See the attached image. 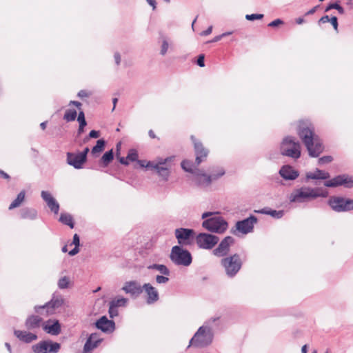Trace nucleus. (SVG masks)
<instances>
[{
  "mask_svg": "<svg viewBox=\"0 0 353 353\" xmlns=\"http://www.w3.org/2000/svg\"><path fill=\"white\" fill-rule=\"evenodd\" d=\"M194 145V150L196 155V165H199L202 162L205 161L209 154V150L205 148L203 143L197 140L194 135L190 137Z\"/></svg>",
  "mask_w": 353,
  "mask_h": 353,
  "instance_id": "nucleus-16",
  "label": "nucleus"
},
{
  "mask_svg": "<svg viewBox=\"0 0 353 353\" xmlns=\"http://www.w3.org/2000/svg\"><path fill=\"white\" fill-rule=\"evenodd\" d=\"M71 245H74L76 247L80 246V237L77 234H74Z\"/></svg>",
  "mask_w": 353,
  "mask_h": 353,
  "instance_id": "nucleus-54",
  "label": "nucleus"
},
{
  "mask_svg": "<svg viewBox=\"0 0 353 353\" xmlns=\"http://www.w3.org/2000/svg\"><path fill=\"white\" fill-rule=\"evenodd\" d=\"M332 9L336 10L339 12V13H340L341 14H343L345 12L344 8L340 4H339L337 2L331 3L328 4L325 9V12H328L329 10H330Z\"/></svg>",
  "mask_w": 353,
  "mask_h": 353,
  "instance_id": "nucleus-39",
  "label": "nucleus"
},
{
  "mask_svg": "<svg viewBox=\"0 0 353 353\" xmlns=\"http://www.w3.org/2000/svg\"><path fill=\"white\" fill-rule=\"evenodd\" d=\"M235 243L234 239L231 236L224 237L218 246L212 250V254L216 257L224 258L229 256L230 247Z\"/></svg>",
  "mask_w": 353,
  "mask_h": 353,
  "instance_id": "nucleus-13",
  "label": "nucleus"
},
{
  "mask_svg": "<svg viewBox=\"0 0 353 353\" xmlns=\"http://www.w3.org/2000/svg\"><path fill=\"white\" fill-rule=\"evenodd\" d=\"M102 341V339L99 337V334L92 333L88 338L84 347L83 353H88L93 349L96 348Z\"/></svg>",
  "mask_w": 353,
  "mask_h": 353,
  "instance_id": "nucleus-25",
  "label": "nucleus"
},
{
  "mask_svg": "<svg viewBox=\"0 0 353 353\" xmlns=\"http://www.w3.org/2000/svg\"><path fill=\"white\" fill-rule=\"evenodd\" d=\"M220 264L223 268L227 276L234 278L241 269L243 261L240 255L234 253L221 259Z\"/></svg>",
  "mask_w": 353,
  "mask_h": 353,
  "instance_id": "nucleus-5",
  "label": "nucleus"
},
{
  "mask_svg": "<svg viewBox=\"0 0 353 353\" xmlns=\"http://www.w3.org/2000/svg\"><path fill=\"white\" fill-rule=\"evenodd\" d=\"M169 276H165V275H157L156 276V282L158 283V284H165L167 283L168 281H169V278H168Z\"/></svg>",
  "mask_w": 353,
  "mask_h": 353,
  "instance_id": "nucleus-47",
  "label": "nucleus"
},
{
  "mask_svg": "<svg viewBox=\"0 0 353 353\" xmlns=\"http://www.w3.org/2000/svg\"><path fill=\"white\" fill-rule=\"evenodd\" d=\"M225 174L224 169H220L218 175L208 176L205 173H199V171L196 173L194 176V181L199 186H208L211 184L212 181L217 180Z\"/></svg>",
  "mask_w": 353,
  "mask_h": 353,
  "instance_id": "nucleus-17",
  "label": "nucleus"
},
{
  "mask_svg": "<svg viewBox=\"0 0 353 353\" xmlns=\"http://www.w3.org/2000/svg\"><path fill=\"white\" fill-rule=\"evenodd\" d=\"M43 319L38 315H30L27 317L25 325L28 330H34L39 328L42 325Z\"/></svg>",
  "mask_w": 353,
  "mask_h": 353,
  "instance_id": "nucleus-26",
  "label": "nucleus"
},
{
  "mask_svg": "<svg viewBox=\"0 0 353 353\" xmlns=\"http://www.w3.org/2000/svg\"><path fill=\"white\" fill-rule=\"evenodd\" d=\"M281 24H283V21L280 19H276L272 21V22H270L268 24V26L269 27L274 28V27H277V26H279V25H281Z\"/></svg>",
  "mask_w": 353,
  "mask_h": 353,
  "instance_id": "nucleus-52",
  "label": "nucleus"
},
{
  "mask_svg": "<svg viewBox=\"0 0 353 353\" xmlns=\"http://www.w3.org/2000/svg\"><path fill=\"white\" fill-rule=\"evenodd\" d=\"M138 162L141 167H145L146 168L154 169L156 170H157V168H159V164H156V163H154L153 161H148L145 165L143 164V161H138Z\"/></svg>",
  "mask_w": 353,
  "mask_h": 353,
  "instance_id": "nucleus-44",
  "label": "nucleus"
},
{
  "mask_svg": "<svg viewBox=\"0 0 353 353\" xmlns=\"http://www.w3.org/2000/svg\"><path fill=\"white\" fill-rule=\"evenodd\" d=\"M181 165V168L187 172L194 174L195 170H197V172L199 171L197 169L199 165H196V161L192 162L190 160H183L182 161Z\"/></svg>",
  "mask_w": 353,
  "mask_h": 353,
  "instance_id": "nucleus-33",
  "label": "nucleus"
},
{
  "mask_svg": "<svg viewBox=\"0 0 353 353\" xmlns=\"http://www.w3.org/2000/svg\"><path fill=\"white\" fill-rule=\"evenodd\" d=\"M114 159L113 149L106 151L99 160V165L103 168L108 167Z\"/></svg>",
  "mask_w": 353,
  "mask_h": 353,
  "instance_id": "nucleus-31",
  "label": "nucleus"
},
{
  "mask_svg": "<svg viewBox=\"0 0 353 353\" xmlns=\"http://www.w3.org/2000/svg\"><path fill=\"white\" fill-rule=\"evenodd\" d=\"M257 218L254 215H250L249 217L238 221L235 226L230 230V233L237 236L238 233L247 234L253 231L254 225L257 222Z\"/></svg>",
  "mask_w": 353,
  "mask_h": 353,
  "instance_id": "nucleus-10",
  "label": "nucleus"
},
{
  "mask_svg": "<svg viewBox=\"0 0 353 353\" xmlns=\"http://www.w3.org/2000/svg\"><path fill=\"white\" fill-rule=\"evenodd\" d=\"M109 305H110V306H109L108 313H109L110 317L112 319L115 316H117L119 314V312H118V309H117L118 307L114 306L110 303H109Z\"/></svg>",
  "mask_w": 353,
  "mask_h": 353,
  "instance_id": "nucleus-45",
  "label": "nucleus"
},
{
  "mask_svg": "<svg viewBox=\"0 0 353 353\" xmlns=\"http://www.w3.org/2000/svg\"><path fill=\"white\" fill-rule=\"evenodd\" d=\"M25 196H26L25 190L21 191L17 194V198L10 203L8 209L10 210H13V209H14L16 208L19 207L21 205V204L22 203V202L24 201Z\"/></svg>",
  "mask_w": 353,
  "mask_h": 353,
  "instance_id": "nucleus-35",
  "label": "nucleus"
},
{
  "mask_svg": "<svg viewBox=\"0 0 353 353\" xmlns=\"http://www.w3.org/2000/svg\"><path fill=\"white\" fill-rule=\"evenodd\" d=\"M41 196L46 203L50 210L55 214H58L59 210V204L51 194L48 191L43 190L41 191Z\"/></svg>",
  "mask_w": 353,
  "mask_h": 353,
  "instance_id": "nucleus-24",
  "label": "nucleus"
},
{
  "mask_svg": "<svg viewBox=\"0 0 353 353\" xmlns=\"http://www.w3.org/2000/svg\"><path fill=\"white\" fill-rule=\"evenodd\" d=\"M324 185L328 188L343 185L346 188H353V177L347 174H339L330 180L325 181Z\"/></svg>",
  "mask_w": 353,
  "mask_h": 353,
  "instance_id": "nucleus-15",
  "label": "nucleus"
},
{
  "mask_svg": "<svg viewBox=\"0 0 353 353\" xmlns=\"http://www.w3.org/2000/svg\"><path fill=\"white\" fill-rule=\"evenodd\" d=\"M297 134L305 145L310 157L316 158L323 152L324 146L314 133V125L308 121H301L297 128Z\"/></svg>",
  "mask_w": 353,
  "mask_h": 353,
  "instance_id": "nucleus-1",
  "label": "nucleus"
},
{
  "mask_svg": "<svg viewBox=\"0 0 353 353\" xmlns=\"http://www.w3.org/2000/svg\"><path fill=\"white\" fill-rule=\"evenodd\" d=\"M37 215V210L32 208L25 207L20 210V217L23 219L35 220Z\"/></svg>",
  "mask_w": 353,
  "mask_h": 353,
  "instance_id": "nucleus-29",
  "label": "nucleus"
},
{
  "mask_svg": "<svg viewBox=\"0 0 353 353\" xmlns=\"http://www.w3.org/2000/svg\"><path fill=\"white\" fill-rule=\"evenodd\" d=\"M64 299L61 294H54L51 300L43 305H36L34 312L43 316L53 314L54 310L63 305Z\"/></svg>",
  "mask_w": 353,
  "mask_h": 353,
  "instance_id": "nucleus-8",
  "label": "nucleus"
},
{
  "mask_svg": "<svg viewBox=\"0 0 353 353\" xmlns=\"http://www.w3.org/2000/svg\"><path fill=\"white\" fill-rule=\"evenodd\" d=\"M147 268L148 270H155L158 272H159L161 274L165 275V276H170V271L168 268V267L163 264H157L154 263L149 265Z\"/></svg>",
  "mask_w": 353,
  "mask_h": 353,
  "instance_id": "nucleus-34",
  "label": "nucleus"
},
{
  "mask_svg": "<svg viewBox=\"0 0 353 353\" xmlns=\"http://www.w3.org/2000/svg\"><path fill=\"white\" fill-rule=\"evenodd\" d=\"M128 299L124 297H116L112 299L110 303L112 304L114 306L119 307H124L128 303Z\"/></svg>",
  "mask_w": 353,
  "mask_h": 353,
  "instance_id": "nucleus-38",
  "label": "nucleus"
},
{
  "mask_svg": "<svg viewBox=\"0 0 353 353\" xmlns=\"http://www.w3.org/2000/svg\"><path fill=\"white\" fill-rule=\"evenodd\" d=\"M196 64L201 68L205 66V55L203 54H201L198 56Z\"/></svg>",
  "mask_w": 353,
  "mask_h": 353,
  "instance_id": "nucleus-50",
  "label": "nucleus"
},
{
  "mask_svg": "<svg viewBox=\"0 0 353 353\" xmlns=\"http://www.w3.org/2000/svg\"><path fill=\"white\" fill-rule=\"evenodd\" d=\"M328 191L321 188H311L302 186L294 189L289 196L291 203H304L315 199L318 197L326 198Z\"/></svg>",
  "mask_w": 353,
  "mask_h": 353,
  "instance_id": "nucleus-2",
  "label": "nucleus"
},
{
  "mask_svg": "<svg viewBox=\"0 0 353 353\" xmlns=\"http://www.w3.org/2000/svg\"><path fill=\"white\" fill-rule=\"evenodd\" d=\"M279 173L286 181L295 180L299 176V171L290 165H283L279 170Z\"/></svg>",
  "mask_w": 353,
  "mask_h": 353,
  "instance_id": "nucleus-21",
  "label": "nucleus"
},
{
  "mask_svg": "<svg viewBox=\"0 0 353 353\" xmlns=\"http://www.w3.org/2000/svg\"><path fill=\"white\" fill-rule=\"evenodd\" d=\"M114 61H115V63L117 65H119L121 63V55L119 52H115L114 54Z\"/></svg>",
  "mask_w": 353,
  "mask_h": 353,
  "instance_id": "nucleus-59",
  "label": "nucleus"
},
{
  "mask_svg": "<svg viewBox=\"0 0 353 353\" xmlns=\"http://www.w3.org/2000/svg\"><path fill=\"white\" fill-rule=\"evenodd\" d=\"M77 116V112L74 109H68L65 111L63 119L67 122L74 121Z\"/></svg>",
  "mask_w": 353,
  "mask_h": 353,
  "instance_id": "nucleus-37",
  "label": "nucleus"
},
{
  "mask_svg": "<svg viewBox=\"0 0 353 353\" xmlns=\"http://www.w3.org/2000/svg\"><path fill=\"white\" fill-rule=\"evenodd\" d=\"M148 3L152 7L153 10H155L157 8V2L155 0H146Z\"/></svg>",
  "mask_w": 353,
  "mask_h": 353,
  "instance_id": "nucleus-64",
  "label": "nucleus"
},
{
  "mask_svg": "<svg viewBox=\"0 0 353 353\" xmlns=\"http://www.w3.org/2000/svg\"><path fill=\"white\" fill-rule=\"evenodd\" d=\"M174 234L180 246L189 245L192 243L195 232L193 229L179 228L175 230Z\"/></svg>",
  "mask_w": 353,
  "mask_h": 353,
  "instance_id": "nucleus-14",
  "label": "nucleus"
},
{
  "mask_svg": "<svg viewBox=\"0 0 353 353\" xmlns=\"http://www.w3.org/2000/svg\"><path fill=\"white\" fill-rule=\"evenodd\" d=\"M256 212H258L259 214H262L270 215L272 217L276 219H279L282 218L285 214V212L283 210H272L270 208H262V209L256 211Z\"/></svg>",
  "mask_w": 353,
  "mask_h": 353,
  "instance_id": "nucleus-30",
  "label": "nucleus"
},
{
  "mask_svg": "<svg viewBox=\"0 0 353 353\" xmlns=\"http://www.w3.org/2000/svg\"><path fill=\"white\" fill-rule=\"evenodd\" d=\"M68 105H74L77 108L80 109V108L81 106V103L80 102L77 101H70L69 102Z\"/></svg>",
  "mask_w": 353,
  "mask_h": 353,
  "instance_id": "nucleus-61",
  "label": "nucleus"
},
{
  "mask_svg": "<svg viewBox=\"0 0 353 353\" xmlns=\"http://www.w3.org/2000/svg\"><path fill=\"white\" fill-rule=\"evenodd\" d=\"M14 334L17 338H18L20 341L26 343H30L33 341L37 339V335L31 332H28L26 331H21L15 330L14 331Z\"/></svg>",
  "mask_w": 353,
  "mask_h": 353,
  "instance_id": "nucleus-28",
  "label": "nucleus"
},
{
  "mask_svg": "<svg viewBox=\"0 0 353 353\" xmlns=\"http://www.w3.org/2000/svg\"><path fill=\"white\" fill-rule=\"evenodd\" d=\"M147 294L146 303L149 305L156 303L159 299L157 290L150 283H147L143 285V292Z\"/></svg>",
  "mask_w": 353,
  "mask_h": 353,
  "instance_id": "nucleus-20",
  "label": "nucleus"
},
{
  "mask_svg": "<svg viewBox=\"0 0 353 353\" xmlns=\"http://www.w3.org/2000/svg\"><path fill=\"white\" fill-rule=\"evenodd\" d=\"M90 151V149L89 148L86 147L83 149V150L82 152H78L82 158H83V159H85V161H87V156H88V153Z\"/></svg>",
  "mask_w": 353,
  "mask_h": 353,
  "instance_id": "nucleus-55",
  "label": "nucleus"
},
{
  "mask_svg": "<svg viewBox=\"0 0 353 353\" xmlns=\"http://www.w3.org/2000/svg\"><path fill=\"white\" fill-rule=\"evenodd\" d=\"M327 204L336 212H348L353 210V199L341 196H330Z\"/></svg>",
  "mask_w": 353,
  "mask_h": 353,
  "instance_id": "nucleus-9",
  "label": "nucleus"
},
{
  "mask_svg": "<svg viewBox=\"0 0 353 353\" xmlns=\"http://www.w3.org/2000/svg\"><path fill=\"white\" fill-rule=\"evenodd\" d=\"M67 163L75 169H81L86 162L79 153L68 152L66 154Z\"/></svg>",
  "mask_w": 353,
  "mask_h": 353,
  "instance_id": "nucleus-23",
  "label": "nucleus"
},
{
  "mask_svg": "<svg viewBox=\"0 0 353 353\" xmlns=\"http://www.w3.org/2000/svg\"><path fill=\"white\" fill-rule=\"evenodd\" d=\"M330 22L331 23V24L332 25L334 29L335 30H338V26H339V23H338V19L335 16H333L330 18Z\"/></svg>",
  "mask_w": 353,
  "mask_h": 353,
  "instance_id": "nucleus-53",
  "label": "nucleus"
},
{
  "mask_svg": "<svg viewBox=\"0 0 353 353\" xmlns=\"http://www.w3.org/2000/svg\"><path fill=\"white\" fill-rule=\"evenodd\" d=\"M95 326L103 332H112L115 329V323L112 320H109L105 316H103L95 322Z\"/></svg>",
  "mask_w": 353,
  "mask_h": 353,
  "instance_id": "nucleus-19",
  "label": "nucleus"
},
{
  "mask_svg": "<svg viewBox=\"0 0 353 353\" xmlns=\"http://www.w3.org/2000/svg\"><path fill=\"white\" fill-rule=\"evenodd\" d=\"M219 212H205L201 215L202 227L212 233L223 234L228 228V223Z\"/></svg>",
  "mask_w": 353,
  "mask_h": 353,
  "instance_id": "nucleus-3",
  "label": "nucleus"
},
{
  "mask_svg": "<svg viewBox=\"0 0 353 353\" xmlns=\"http://www.w3.org/2000/svg\"><path fill=\"white\" fill-rule=\"evenodd\" d=\"M42 326L43 330L51 335L57 336L61 331V324L58 320L49 319L45 321Z\"/></svg>",
  "mask_w": 353,
  "mask_h": 353,
  "instance_id": "nucleus-22",
  "label": "nucleus"
},
{
  "mask_svg": "<svg viewBox=\"0 0 353 353\" xmlns=\"http://www.w3.org/2000/svg\"><path fill=\"white\" fill-rule=\"evenodd\" d=\"M279 149L281 155L295 160L301 155V144L292 136H286L283 139Z\"/></svg>",
  "mask_w": 353,
  "mask_h": 353,
  "instance_id": "nucleus-4",
  "label": "nucleus"
},
{
  "mask_svg": "<svg viewBox=\"0 0 353 353\" xmlns=\"http://www.w3.org/2000/svg\"><path fill=\"white\" fill-rule=\"evenodd\" d=\"M330 18L329 17V16L325 15V16H323L321 18H320V19L318 21V23L319 24L325 23L327 22H330Z\"/></svg>",
  "mask_w": 353,
  "mask_h": 353,
  "instance_id": "nucleus-56",
  "label": "nucleus"
},
{
  "mask_svg": "<svg viewBox=\"0 0 353 353\" xmlns=\"http://www.w3.org/2000/svg\"><path fill=\"white\" fill-rule=\"evenodd\" d=\"M126 294H129L132 298H137L143 292V285L137 281H126L122 287Z\"/></svg>",
  "mask_w": 353,
  "mask_h": 353,
  "instance_id": "nucleus-18",
  "label": "nucleus"
},
{
  "mask_svg": "<svg viewBox=\"0 0 353 353\" xmlns=\"http://www.w3.org/2000/svg\"><path fill=\"white\" fill-rule=\"evenodd\" d=\"M126 159L132 162L137 161V159H138L137 151L134 149H130L128 153Z\"/></svg>",
  "mask_w": 353,
  "mask_h": 353,
  "instance_id": "nucleus-43",
  "label": "nucleus"
},
{
  "mask_svg": "<svg viewBox=\"0 0 353 353\" xmlns=\"http://www.w3.org/2000/svg\"><path fill=\"white\" fill-rule=\"evenodd\" d=\"M157 172L165 181L168 180L170 175V171L168 168L159 165Z\"/></svg>",
  "mask_w": 353,
  "mask_h": 353,
  "instance_id": "nucleus-40",
  "label": "nucleus"
},
{
  "mask_svg": "<svg viewBox=\"0 0 353 353\" xmlns=\"http://www.w3.org/2000/svg\"><path fill=\"white\" fill-rule=\"evenodd\" d=\"M263 18V14H246L245 19L248 21H254L256 19H262Z\"/></svg>",
  "mask_w": 353,
  "mask_h": 353,
  "instance_id": "nucleus-49",
  "label": "nucleus"
},
{
  "mask_svg": "<svg viewBox=\"0 0 353 353\" xmlns=\"http://www.w3.org/2000/svg\"><path fill=\"white\" fill-rule=\"evenodd\" d=\"M79 252V247L78 246H74V248L73 249H72L70 252H69V255L70 256H74L76 255L77 254H78Z\"/></svg>",
  "mask_w": 353,
  "mask_h": 353,
  "instance_id": "nucleus-60",
  "label": "nucleus"
},
{
  "mask_svg": "<svg viewBox=\"0 0 353 353\" xmlns=\"http://www.w3.org/2000/svg\"><path fill=\"white\" fill-rule=\"evenodd\" d=\"M70 283L69 277L65 276L59 279L58 281V287L59 289H66L68 288Z\"/></svg>",
  "mask_w": 353,
  "mask_h": 353,
  "instance_id": "nucleus-41",
  "label": "nucleus"
},
{
  "mask_svg": "<svg viewBox=\"0 0 353 353\" xmlns=\"http://www.w3.org/2000/svg\"><path fill=\"white\" fill-rule=\"evenodd\" d=\"M170 259L175 265L189 266L192 262V256L190 251L180 245L172 248Z\"/></svg>",
  "mask_w": 353,
  "mask_h": 353,
  "instance_id": "nucleus-7",
  "label": "nucleus"
},
{
  "mask_svg": "<svg viewBox=\"0 0 353 353\" xmlns=\"http://www.w3.org/2000/svg\"><path fill=\"white\" fill-rule=\"evenodd\" d=\"M119 161L120 163L124 165H128L129 164L128 159L124 157H119Z\"/></svg>",
  "mask_w": 353,
  "mask_h": 353,
  "instance_id": "nucleus-63",
  "label": "nucleus"
},
{
  "mask_svg": "<svg viewBox=\"0 0 353 353\" xmlns=\"http://www.w3.org/2000/svg\"><path fill=\"white\" fill-rule=\"evenodd\" d=\"M213 332L209 326H201L190 341L188 347L190 345H193L196 347H206L211 344L213 340Z\"/></svg>",
  "mask_w": 353,
  "mask_h": 353,
  "instance_id": "nucleus-6",
  "label": "nucleus"
},
{
  "mask_svg": "<svg viewBox=\"0 0 353 353\" xmlns=\"http://www.w3.org/2000/svg\"><path fill=\"white\" fill-rule=\"evenodd\" d=\"M333 161V157L332 156L327 155V156H323L322 157H320L318 160V163L319 165H323L325 163H329Z\"/></svg>",
  "mask_w": 353,
  "mask_h": 353,
  "instance_id": "nucleus-46",
  "label": "nucleus"
},
{
  "mask_svg": "<svg viewBox=\"0 0 353 353\" xmlns=\"http://www.w3.org/2000/svg\"><path fill=\"white\" fill-rule=\"evenodd\" d=\"M61 344L52 340H43L32 346L34 353H58Z\"/></svg>",
  "mask_w": 353,
  "mask_h": 353,
  "instance_id": "nucleus-12",
  "label": "nucleus"
},
{
  "mask_svg": "<svg viewBox=\"0 0 353 353\" xmlns=\"http://www.w3.org/2000/svg\"><path fill=\"white\" fill-rule=\"evenodd\" d=\"M77 121L79 122V125H87V122L85 118V114L83 111L81 110L79 112L78 117H77Z\"/></svg>",
  "mask_w": 353,
  "mask_h": 353,
  "instance_id": "nucleus-48",
  "label": "nucleus"
},
{
  "mask_svg": "<svg viewBox=\"0 0 353 353\" xmlns=\"http://www.w3.org/2000/svg\"><path fill=\"white\" fill-rule=\"evenodd\" d=\"M106 142L103 139L97 141L96 145L92 148L91 153L94 157H97V154L103 152L105 149Z\"/></svg>",
  "mask_w": 353,
  "mask_h": 353,
  "instance_id": "nucleus-36",
  "label": "nucleus"
},
{
  "mask_svg": "<svg viewBox=\"0 0 353 353\" xmlns=\"http://www.w3.org/2000/svg\"><path fill=\"white\" fill-rule=\"evenodd\" d=\"M212 31V26H210L205 30H204L202 32H201L200 34L201 36H207V35H209L210 34H211Z\"/></svg>",
  "mask_w": 353,
  "mask_h": 353,
  "instance_id": "nucleus-57",
  "label": "nucleus"
},
{
  "mask_svg": "<svg viewBox=\"0 0 353 353\" xmlns=\"http://www.w3.org/2000/svg\"><path fill=\"white\" fill-rule=\"evenodd\" d=\"M59 221H60L61 223L69 226L71 229L74 228V221L73 219L72 216L66 212H62L60 214Z\"/></svg>",
  "mask_w": 353,
  "mask_h": 353,
  "instance_id": "nucleus-32",
  "label": "nucleus"
},
{
  "mask_svg": "<svg viewBox=\"0 0 353 353\" xmlns=\"http://www.w3.org/2000/svg\"><path fill=\"white\" fill-rule=\"evenodd\" d=\"M330 177L329 172L316 168L314 172H307L305 175V181L310 179L325 180Z\"/></svg>",
  "mask_w": 353,
  "mask_h": 353,
  "instance_id": "nucleus-27",
  "label": "nucleus"
},
{
  "mask_svg": "<svg viewBox=\"0 0 353 353\" xmlns=\"http://www.w3.org/2000/svg\"><path fill=\"white\" fill-rule=\"evenodd\" d=\"M168 48H169L168 39L166 37H163L160 54L162 56H164L167 53Z\"/></svg>",
  "mask_w": 353,
  "mask_h": 353,
  "instance_id": "nucleus-42",
  "label": "nucleus"
},
{
  "mask_svg": "<svg viewBox=\"0 0 353 353\" xmlns=\"http://www.w3.org/2000/svg\"><path fill=\"white\" fill-rule=\"evenodd\" d=\"M77 96L80 98H84V97H87L89 96L88 93L87 92L86 90H81L78 94H77Z\"/></svg>",
  "mask_w": 353,
  "mask_h": 353,
  "instance_id": "nucleus-58",
  "label": "nucleus"
},
{
  "mask_svg": "<svg viewBox=\"0 0 353 353\" xmlns=\"http://www.w3.org/2000/svg\"><path fill=\"white\" fill-rule=\"evenodd\" d=\"M99 136H100L99 131L92 130L89 132L88 137L85 139V141H86L88 139V138L97 139V138L99 137Z\"/></svg>",
  "mask_w": 353,
  "mask_h": 353,
  "instance_id": "nucleus-51",
  "label": "nucleus"
},
{
  "mask_svg": "<svg viewBox=\"0 0 353 353\" xmlns=\"http://www.w3.org/2000/svg\"><path fill=\"white\" fill-rule=\"evenodd\" d=\"M318 8H319V5H317L316 6H314V8H312V9H310V10H308L305 13V15H310V14H314L315 12L316 11V10L318 9Z\"/></svg>",
  "mask_w": 353,
  "mask_h": 353,
  "instance_id": "nucleus-62",
  "label": "nucleus"
},
{
  "mask_svg": "<svg viewBox=\"0 0 353 353\" xmlns=\"http://www.w3.org/2000/svg\"><path fill=\"white\" fill-rule=\"evenodd\" d=\"M196 243L201 249L212 250L219 241V238L216 235L201 232L196 237Z\"/></svg>",
  "mask_w": 353,
  "mask_h": 353,
  "instance_id": "nucleus-11",
  "label": "nucleus"
}]
</instances>
